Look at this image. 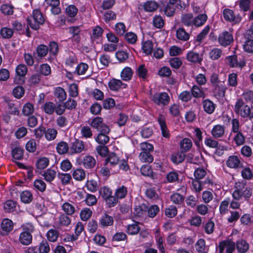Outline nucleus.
Segmentation results:
<instances>
[{"instance_id":"nucleus-1","label":"nucleus","mask_w":253,"mask_h":253,"mask_svg":"<svg viewBox=\"0 0 253 253\" xmlns=\"http://www.w3.org/2000/svg\"><path fill=\"white\" fill-rule=\"evenodd\" d=\"M235 112L243 118H253V108L246 105L241 99H238L236 103Z\"/></svg>"},{"instance_id":"nucleus-2","label":"nucleus","mask_w":253,"mask_h":253,"mask_svg":"<svg viewBox=\"0 0 253 253\" xmlns=\"http://www.w3.org/2000/svg\"><path fill=\"white\" fill-rule=\"evenodd\" d=\"M33 17L34 20V23L29 19L27 18L28 24L31 28L35 30L40 28V25H42L45 21L44 18L39 9H35L33 12Z\"/></svg>"},{"instance_id":"nucleus-3","label":"nucleus","mask_w":253,"mask_h":253,"mask_svg":"<svg viewBox=\"0 0 253 253\" xmlns=\"http://www.w3.org/2000/svg\"><path fill=\"white\" fill-rule=\"evenodd\" d=\"M90 125L100 132L109 133L110 131L109 126L103 123V119L100 117L94 118L90 123Z\"/></svg>"},{"instance_id":"nucleus-4","label":"nucleus","mask_w":253,"mask_h":253,"mask_svg":"<svg viewBox=\"0 0 253 253\" xmlns=\"http://www.w3.org/2000/svg\"><path fill=\"white\" fill-rule=\"evenodd\" d=\"M227 60L231 67L243 68L245 65L244 57L240 55H234L227 57Z\"/></svg>"},{"instance_id":"nucleus-5","label":"nucleus","mask_w":253,"mask_h":253,"mask_svg":"<svg viewBox=\"0 0 253 253\" xmlns=\"http://www.w3.org/2000/svg\"><path fill=\"white\" fill-rule=\"evenodd\" d=\"M34 230L32 226L30 227H25L24 228V231L19 235V240L23 245H29L32 241V236L31 234Z\"/></svg>"},{"instance_id":"nucleus-6","label":"nucleus","mask_w":253,"mask_h":253,"mask_svg":"<svg viewBox=\"0 0 253 253\" xmlns=\"http://www.w3.org/2000/svg\"><path fill=\"white\" fill-rule=\"evenodd\" d=\"M219 253H223L226 248L227 253H233L235 249V244L231 240H227L220 242L218 245Z\"/></svg>"},{"instance_id":"nucleus-7","label":"nucleus","mask_w":253,"mask_h":253,"mask_svg":"<svg viewBox=\"0 0 253 253\" xmlns=\"http://www.w3.org/2000/svg\"><path fill=\"white\" fill-rule=\"evenodd\" d=\"M213 95L216 98H222L225 96L227 87L223 82L218 83L212 86Z\"/></svg>"},{"instance_id":"nucleus-8","label":"nucleus","mask_w":253,"mask_h":253,"mask_svg":"<svg viewBox=\"0 0 253 253\" xmlns=\"http://www.w3.org/2000/svg\"><path fill=\"white\" fill-rule=\"evenodd\" d=\"M153 100L158 105H166L169 103V97L167 93L162 92L155 94L153 96Z\"/></svg>"},{"instance_id":"nucleus-9","label":"nucleus","mask_w":253,"mask_h":253,"mask_svg":"<svg viewBox=\"0 0 253 253\" xmlns=\"http://www.w3.org/2000/svg\"><path fill=\"white\" fill-rule=\"evenodd\" d=\"M233 41L232 35L227 31L220 34L218 37L219 43L223 46L229 45Z\"/></svg>"},{"instance_id":"nucleus-10","label":"nucleus","mask_w":253,"mask_h":253,"mask_svg":"<svg viewBox=\"0 0 253 253\" xmlns=\"http://www.w3.org/2000/svg\"><path fill=\"white\" fill-rule=\"evenodd\" d=\"M108 85L111 90L114 91L118 90L122 85L124 86V88L126 86V84H123L121 80L116 79L111 80L108 83Z\"/></svg>"},{"instance_id":"nucleus-11","label":"nucleus","mask_w":253,"mask_h":253,"mask_svg":"<svg viewBox=\"0 0 253 253\" xmlns=\"http://www.w3.org/2000/svg\"><path fill=\"white\" fill-rule=\"evenodd\" d=\"M227 166L231 168H238L241 167V164L236 156H230L226 162Z\"/></svg>"},{"instance_id":"nucleus-12","label":"nucleus","mask_w":253,"mask_h":253,"mask_svg":"<svg viewBox=\"0 0 253 253\" xmlns=\"http://www.w3.org/2000/svg\"><path fill=\"white\" fill-rule=\"evenodd\" d=\"M244 183H236V190L232 194L233 197L236 200H239L242 196V190L244 188Z\"/></svg>"},{"instance_id":"nucleus-13","label":"nucleus","mask_w":253,"mask_h":253,"mask_svg":"<svg viewBox=\"0 0 253 253\" xmlns=\"http://www.w3.org/2000/svg\"><path fill=\"white\" fill-rule=\"evenodd\" d=\"M48 51V47L44 44H40L38 45L36 49V52L34 55L37 54V56L40 58H42L45 56Z\"/></svg>"},{"instance_id":"nucleus-14","label":"nucleus","mask_w":253,"mask_h":253,"mask_svg":"<svg viewBox=\"0 0 253 253\" xmlns=\"http://www.w3.org/2000/svg\"><path fill=\"white\" fill-rule=\"evenodd\" d=\"M186 58L190 62H197L199 64H201L202 61V58L199 54L193 51H190L187 54Z\"/></svg>"},{"instance_id":"nucleus-15","label":"nucleus","mask_w":253,"mask_h":253,"mask_svg":"<svg viewBox=\"0 0 253 253\" xmlns=\"http://www.w3.org/2000/svg\"><path fill=\"white\" fill-rule=\"evenodd\" d=\"M196 251L198 253H208L209 248L206 246V242L203 239H200L195 244Z\"/></svg>"},{"instance_id":"nucleus-16","label":"nucleus","mask_w":253,"mask_h":253,"mask_svg":"<svg viewBox=\"0 0 253 253\" xmlns=\"http://www.w3.org/2000/svg\"><path fill=\"white\" fill-rule=\"evenodd\" d=\"M224 133V127L221 125L215 126L212 130L211 134L214 138H219L223 135Z\"/></svg>"},{"instance_id":"nucleus-17","label":"nucleus","mask_w":253,"mask_h":253,"mask_svg":"<svg viewBox=\"0 0 253 253\" xmlns=\"http://www.w3.org/2000/svg\"><path fill=\"white\" fill-rule=\"evenodd\" d=\"M184 151L172 154L171 156V161L175 164H179L184 161L185 158V154Z\"/></svg>"},{"instance_id":"nucleus-18","label":"nucleus","mask_w":253,"mask_h":253,"mask_svg":"<svg viewBox=\"0 0 253 253\" xmlns=\"http://www.w3.org/2000/svg\"><path fill=\"white\" fill-rule=\"evenodd\" d=\"M133 71L130 67H125L121 72V77L123 81H129L132 76Z\"/></svg>"},{"instance_id":"nucleus-19","label":"nucleus","mask_w":253,"mask_h":253,"mask_svg":"<svg viewBox=\"0 0 253 253\" xmlns=\"http://www.w3.org/2000/svg\"><path fill=\"white\" fill-rule=\"evenodd\" d=\"M54 94L55 96L58 98L59 102L63 101L66 99L67 97L65 90L60 87H58L55 88Z\"/></svg>"},{"instance_id":"nucleus-20","label":"nucleus","mask_w":253,"mask_h":253,"mask_svg":"<svg viewBox=\"0 0 253 253\" xmlns=\"http://www.w3.org/2000/svg\"><path fill=\"white\" fill-rule=\"evenodd\" d=\"M83 164L85 168L87 169H90L95 166L96 161L92 157L86 156L84 158Z\"/></svg>"},{"instance_id":"nucleus-21","label":"nucleus","mask_w":253,"mask_h":253,"mask_svg":"<svg viewBox=\"0 0 253 253\" xmlns=\"http://www.w3.org/2000/svg\"><path fill=\"white\" fill-rule=\"evenodd\" d=\"M71 149L73 150L75 153H81L84 149V142L76 139L75 141L72 144Z\"/></svg>"},{"instance_id":"nucleus-22","label":"nucleus","mask_w":253,"mask_h":253,"mask_svg":"<svg viewBox=\"0 0 253 253\" xmlns=\"http://www.w3.org/2000/svg\"><path fill=\"white\" fill-rule=\"evenodd\" d=\"M143 7L145 11L153 12L158 9L159 4L154 1H148L144 3Z\"/></svg>"},{"instance_id":"nucleus-23","label":"nucleus","mask_w":253,"mask_h":253,"mask_svg":"<svg viewBox=\"0 0 253 253\" xmlns=\"http://www.w3.org/2000/svg\"><path fill=\"white\" fill-rule=\"evenodd\" d=\"M203 108L206 112L211 114L215 109V105L211 101L206 99L203 101Z\"/></svg>"},{"instance_id":"nucleus-24","label":"nucleus","mask_w":253,"mask_h":253,"mask_svg":"<svg viewBox=\"0 0 253 253\" xmlns=\"http://www.w3.org/2000/svg\"><path fill=\"white\" fill-rule=\"evenodd\" d=\"M109 133L100 132L97 136L95 138V140L98 143L105 145L110 140L109 137L107 135Z\"/></svg>"},{"instance_id":"nucleus-25","label":"nucleus","mask_w":253,"mask_h":253,"mask_svg":"<svg viewBox=\"0 0 253 253\" xmlns=\"http://www.w3.org/2000/svg\"><path fill=\"white\" fill-rule=\"evenodd\" d=\"M176 37L179 40L186 41L189 40V34L183 28H179L176 30Z\"/></svg>"},{"instance_id":"nucleus-26","label":"nucleus","mask_w":253,"mask_h":253,"mask_svg":"<svg viewBox=\"0 0 253 253\" xmlns=\"http://www.w3.org/2000/svg\"><path fill=\"white\" fill-rule=\"evenodd\" d=\"M194 19L191 13H187L181 17V22L186 26H190L194 24Z\"/></svg>"},{"instance_id":"nucleus-27","label":"nucleus","mask_w":253,"mask_h":253,"mask_svg":"<svg viewBox=\"0 0 253 253\" xmlns=\"http://www.w3.org/2000/svg\"><path fill=\"white\" fill-rule=\"evenodd\" d=\"M236 248L239 252L245 253L249 250V244L244 240H239L237 242Z\"/></svg>"},{"instance_id":"nucleus-28","label":"nucleus","mask_w":253,"mask_h":253,"mask_svg":"<svg viewBox=\"0 0 253 253\" xmlns=\"http://www.w3.org/2000/svg\"><path fill=\"white\" fill-rule=\"evenodd\" d=\"M1 228L3 231L7 233L13 228V223L11 220L8 219H4L1 223Z\"/></svg>"},{"instance_id":"nucleus-29","label":"nucleus","mask_w":253,"mask_h":253,"mask_svg":"<svg viewBox=\"0 0 253 253\" xmlns=\"http://www.w3.org/2000/svg\"><path fill=\"white\" fill-rule=\"evenodd\" d=\"M207 16L205 14H199L194 20V25L196 27L202 26L207 20Z\"/></svg>"},{"instance_id":"nucleus-30","label":"nucleus","mask_w":253,"mask_h":253,"mask_svg":"<svg viewBox=\"0 0 253 253\" xmlns=\"http://www.w3.org/2000/svg\"><path fill=\"white\" fill-rule=\"evenodd\" d=\"M119 158L114 153L109 154L108 157L106 159L105 165H107L110 163L111 166H115L118 163Z\"/></svg>"},{"instance_id":"nucleus-31","label":"nucleus","mask_w":253,"mask_h":253,"mask_svg":"<svg viewBox=\"0 0 253 253\" xmlns=\"http://www.w3.org/2000/svg\"><path fill=\"white\" fill-rule=\"evenodd\" d=\"M100 222L103 226H111L113 224L114 219L112 216L105 214L102 217Z\"/></svg>"},{"instance_id":"nucleus-32","label":"nucleus","mask_w":253,"mask_h":253,"mask_svg":"<svg viewBox=\"0 0 253 253\" xmlns=\"http://www.w3.org/2000/svg\"><path fill=\"white\" fill-rule=\"evenodd\" d=\"M141 174L145 176L153 178V172L151 166L148 165H144L140 169Z\"/></svg>"},{"instance_id":"nucleus-33","label":"nucleus","mask_w":253,"mask_h":253,"mask_svg":"<svg viewBox=\"0 0 253 253\" xmlns=\"http://www.w3.org/2000/svg\"><path fill=\"white\" fill-rule=\"evenodd\" d=\"M139 159L143 162L145 163H151L153 161V157L150 154V152H141L139 154Z\"/></svg>"},{"instance_id":"nucleus-34","label":"nucleus","mask_w":253,"mask_h":253,"mask_svg":"<svg viewBox=\"0 0 253 253\" xmlns=\"http://www.w3.org/2000/svg\"><path fill=\"white\" fill-rule=\"evenodd\" d=\"M180 144L181 149L184 152L189 151L192 146L191 140L190 139L186 138L182 139L181 141Z\"/></svg>"},{"instance_id":"nucleus-35","label":"nucleus","mask_w":253,"mask_h":253,"mask_svg":"<svg viewBox=\"0 0 253 253\" xmlns=\"http://www.w3.org/2000/svg\"><path fill=\"white\" fill-rule=\"evenodd\" d=\"M57 151L60 154H64L68 151L69 147L68 144L64 141H61L57 144Z\"/></svg>"},{"instance_id":"nucleus-36","label":"nucleus","mask_w":253,"mask_h":253,"mask_svg":"<svg viewBox=\"0 0 253 253\" xmlns=\"http://www.w3.org/2000/svg\"><path fill=\"white\" fill-rule=\"evenodd\" d=\"M159 207L156 205H153L150 207H147V212H148V215L149 217L153 218L159 212Z\"/></svg>"},{"instance_id":"nucleus-37","label":"nucleus","mask_w":253,"mask_h":253,"mask_svg":"<svg viewBox=\"0 0 253 253\" xmlns=\"http://www.w3.org/2000/svg\"><path fill=\"white\" fill-rule=\"evenodd\" d=\"M21 201L24 203H29L33 200L32 194L29 191H23L20 195Z\"/></svg>"},{"instance_id":"nucleus-38","label":"nucleus","mask_w":253,"mask_h":253,"mask_svg":"<svg viewBox=\"0 0 253 253\" xmlns=\"http://www.w3.org/2000/svg\"><path fill=\"white\" fill-rule=\"evenodd\" d=\"M73 177L77 180L81 181L85 178V173L83 169H77L73 173Z\"/></svg>"},{"instance_id":"nucleus-39","label":"nucleus","mask_w":253,"mask_h":253,"mask_svg":"<svg viewBox=\"0 0 253 253\" xmlns=\"http://www.w3.org/2000/svg\"><path fill=\"white\" fill-rule=\"evenodd\" d=\"M58 177L63 185L69 184L72 179V176L69 173H59Z\"/></svg>"},{"instance_id":"nucleus-40","label":"nucleus","mask_w":253,"mask_h":253,"mask_svg":"<svg viewBox=\"0 0 253 253\" xmlns=\"http://www.w3.org/2000/svg\"><path fill=\"white\" fill-rule=\"evenodd\" d=\"M57 134V131L55 129L49 128L45 129V137L48 140H52L56 138Z\"/></svg>"},{"instance_id":"nucleus-41","label":"nucleus","mask_w":253,"mask_h":253,"mask_svg":"<svg viewBox=\"0 0 253 253\" xmlns=\"http://www.w3.org/2000/svg\"><path fill=\"white\" fill-rule=\"evenodd\" d=\"M85 186L91 192H95L98 189L97 182L94 180H87Z\"/></svg>"},{"instance_id":"nucleus-42","label":"nucleus","mask_w":253,"mask_h":253,"mask_svg":"<svg viewBox=\"0 0 253 253\" xmlns=\"http://www.w3.org/2000/svg\"><path fill=\"white\" fill-rule=\"evenodd\" d=\"M127 193V190L126 187L123 185L116 190L115 195L118 199H123L126 196Z\"/></svg>"},{"instance_id":"nucleus-43","label":"nucleus","mask_w":253,"mask_h":253,"mask_svg":"<svg viewBox=\"0 0 253 253\" xmlns=\"http://www.w3.org/2000/svg\"><path fill=\"white\" fill-rule=\"evenodd\" d=\"M147 72L144 65L142 64L140 65L136 69V73L139 77L145 79L147 77Z\"/></svg>"},{"instance_id":"nucleus-44","label":"nucleus","mask_w":253,"mask_h":253,"mask_svg":"<svg viewBox=\"0 0 253 253\" xmlns=\"http://www.w3.org/2000/svg\"><path fill=\"white\" fill-rule=\"evenodd\" d=\"M0 33L3 38L10 39L13 36V31L10 28L4 27L1 28Z\"/></svg>"},{"instance_id":"nucleus-45","label":"nucleus","mask_w":253,"mask_h":253,"mask_svg":"<svg viewBox=\"0 0 253 253\" xmlns=\"http://www.w3.org/2000/svg\"><path fill=\"white\" fill-rule=\"evenodd\" d=\"M147 206L145 204H142L140 206H136L134 209V213L137 216H142L147 212Z\"/></svg>"},{"instance_id":"nucleus-46","label":"nucleus","mask_w":253,"mask_h":253,"mask_svg":"<svg viewBox=\"0 0 253 253\" xmlns=\"http://www.w3.org/2000/svg\"><path fill=\"white\" fill-rule=\"evenodd\" d=\"M62 209L67 215H72L75 212L74 207L69 203H65L62 205Z\"/></svg>"},{"instance_id":"nucleus-47","label":"nucleus","mask_w":253,"mask_h":253,"mask_svg":"<svg viewBox=\"0 0 253 253\" xmlns=\"http://www.w3.org/2000/svg\"><path fill=\"white\" fill-rule=\"evenodd\" d=\"M153 43L150 41H147L145 42L142 46V49L146 55H149L151 54L153 49Z\"/></svg>"},{"instance_id":"nucleus-48","label":"nucleus","mask_w":253,"mask_h":253,"mask_svg":"<svg viewBox=\"0 0 253 253\" xmlns=\"http://www.w3.org/2000/svg\"><path fill=\"white\" fill-rule=\"evenodd\" d=\"M43 109L46 114L51 115L54 112L55 105L53 102H46L44 105Z\"/></svg>"},{"instance_id":"nucleus-49","label":"nucleus","mask_w":253,"mask_h":253,"mask_svg":"<svg viewBox=\"0 0 253 253\" xmlns=\"http://www.w3.org/2000/svg\"><path fill=\"white\" fill-rule=\"evenodd\" d=\"M104 200L109 208L115 207L118 202V198L116 197L112 196V194Z\"/></svg>"},{"instance_id":"nucleus-50","label":"nucleus","mask_w":253,"mask_h":253,"mask_svg":"<svg viewBox=\"0 0 253 253\" xmlns=\"http://www.w3.org/2000/svg\"><path fill=\"white\" fill-rule=\"evenodd\" d=\"M49 164V160L46 158H40L38 160L36 163L37 167L38 169H45Z\"/></svg>"},{"instance_id":"nucleus-51","label":"nucleus","mask_w":253,"mask_h":253,"mask_svg":"<svg viewBox=\"0 0 253 253\" xmlns=\"http://www.w3.org/2000/svg\"><path fill=\"white\" fill-rule=\"evenodd\" d=\"M47 237L49 241L55 242L58 236V232L55 229H50L47 233Z\"/></svg>"},{"instance_id":"nucleus-52","label":"nucleus","mask_w":253,"mask_h":253,"mask_svg":"<svg viewBox=\"0 0 253 253\" xmlns=\"http://www.w3.org/2000/svg\"><path fill=\"white\" fill-rule=\"evenodd\" d=\"M12 155L14 159L21 160L23 157V150L20 147H16L12 151Z\"/></svg>"},{"instance_id":"nucleus-53","label":"nucleus","mask_w":253,"mask_h":253,"mask_svg":"<svg viewBox=\"0 0 253 253\" xmlns=\"http://www.w3.org/2000/svg\"><path fill=\"white\" fill-rule=\"evenodd\" d=\"M222 52L220 49L214 48L212 49L210 52V57L212 60H216L219 58Z\"/></svg>"},{"instance_id":"nucleus-54","label":"nucleus","mask_w":253,"mask_h":253,"mask_svg":"<svg viewBox=\"0 0 253 253\" xmlns=\"http://www.w3.org/2000/svg\"><path fill=\"white\" fill-rule=\"evenodd\" d=\"M56 171L51 169H48L45 172H44L43 176L45 180L47 181H51L54 179L55 177Z\"/></svg>"},{"instance_id":"nucleus-55","label":"nucleus","mask_w":253,"mask_h":253,"mask_svg":"<svg viewBox=\"0 0 253 253\" xmlns=\"http://www.w3.org/2000/svg\"><path fill=\"white\" fill-rule=\"evenodd\" d=\"M25 93L24 88L21 86H17L13 90V94L17 98H21Z\"/></svg>"},{"instance_id":"nucleus-56","label":"nucleus","mask_w":253,"mask_h":253,"mask_svg":"<svg viewBox=\"0 0 253 253\" xmlns=\"http://www.w3.org/2000/svg\"><path fill=\"white\" fill-rule=\"evenodd\" d=\"M153 23L156 28L160 29L163 27L164 21L161 16H155L153 18Z\"/></svg>"},{"instance_id":"nucleus-57","label":"nucleus","mask_w":253,"mask_h":253,"mask_svg":"<svg viewBox=\"0 0 253 253\" xmlns=\"http://www.w3.org/2000/svg\"><path fill=\"white\" fill-rule=\"evenodd\" d=\"M34 110V108L31 103H27L23 108L22 112L25 116H29L32 114Z\"/></svg>"},{"instance_id":"nucleus-58","label":"nucleus","mask_w":253,"mask_h":253,"mask_svg":"<svg viewBox=\"0 0 253 253\" xmlns=\"http://www.w3.org/2000/svg\"><path fill=\"white\" fill-rule=\"evenodd\" d=\"M16 203L12 200H8L4 204V209L6 212H11L16 207Z\"/></svg>"},{"instance_id":"nucleus-59","label":"nucleus","mask_w":253,"mask_h":253,"mask_svg":"<svg viewBox=\"0 0 253 253\" xmlns=\"http://www.w3.org/2000/svg\"><path fill=\"white\" fill-rule=\"evenodd\" d=\"M0 10L1 12L5 15H11L13 13V6L9 4H2L1 6Z\"/></svg>"},{"instance_id":"nucleus-60","label":"nucleus","mask_w":253,"mask_h":253,"mask_svg":"<svg viewBox=\"0 0 253 253\" xmlns=\"http://www.w3.org/2000/svg\"><path fill=\"white\" fill-rule=\"evenodd\" d=\"M140 227L137 224H133L127 226V232L129 234L134 235L138 233Z\"/></svg>"},{"instance_id":"nucleus-61","label":"nucleus","mask_w":253,"mask_h":253,"mask_svg":"<svg viewBox=\"0 0 253 253\" xmlns=\"http://www.w3.org/2000/svg\"><path fill=\"white\" fill-rule=\"evenodd\" d=\"M88 66L87 64L81 63L79 64L76 69V71L78 75H83L88 69Z\"/></svg>"},{"instance_id":"nucleus-62","label":"nucleus","mask_w":253,"mask_h":253,"mask_svg":"<svg viewBox=\"0 0 253 253\" xmlns=\"http://www.w3.org/2000/svg\"><path fill=\"white\" fill-rule=\"evenodd\" d=\"M223 17L226 21H232L234 20L235 16L232 10L225 9L223 11Z\"/></svg>"},{"instance_id":"nucleus-63","label":"nucleus","mask_w":253,"mask_h":253,"mask_svg":"<svg viewBox=\"0 0 253 253\" xmlns=\"http://www.w3.org/2000/svg\"><path fill=\"white\" fill-rule=\"evenodd\" d=\"M116 57L120 62H124L128 58V54L126 51H118L116 53Z\"/></svg>"},{"instance_id":"nucleus-64","label":"nucleus","mask_w":253,"mask_h":253,"mask_svg":"<svg viewBox=\"0 0 253 253\" xmlns=\"http://www.w3.org/2000/svg\"><path fill=\"white\" fill-rule=\"evenodd\" d=\"M244 50L249 53L253 52V40L248 39L244 44Z\"/></svg>"}]
</instances>
